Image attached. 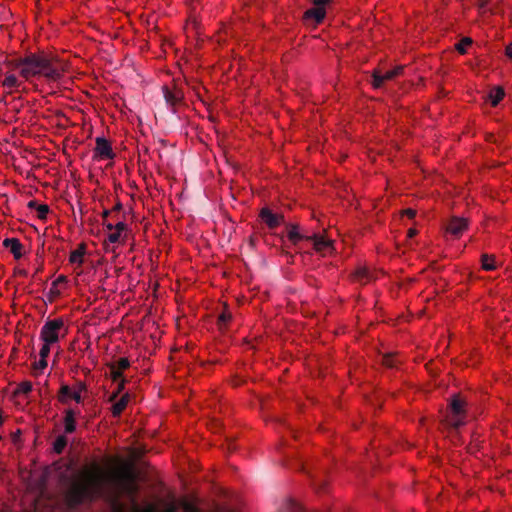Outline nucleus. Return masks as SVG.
<instances>
[{"label": "nucleus", "instance_id": "nucleus-1", "mask_svg": "<svg viewBox=\"0 0 512 512\" xmlns=\"http://www.w3.org/2000/svg\"><path fill=\"white\" fill-rule=\"evenodd\" d=\"M106 476L102 469L94 465L87 467L75 475L63 477L65 486L64 498L69 508H76L84 503H92L97 499H103L112 506V512H125L120 503V495L125 494L133 498L138 491L137 484L132 473L122 475L114 490L106 488ZM178 506L171 502L163 509L155 505L140 508L136 503L132 512H178Z\"/></svg>", "mask_w": 512, "mask_h": 512}, {"label": "nucleus", "instance_id": "nucleus-2", "mask_svg": "<svg viewBox=\"0 0 512 512\" xmlns=\"http://www.w3.org/2000/svg\"><path fill=\"white\" fill-rule=\"evenodd\" d=\"M10 64L26 81L44 78L47 82H55L60 80L66 72L64 63L49 57L44 52L30 53L11 61Z\"/></svg>", "mask_w": 512, "mask_h": 512}, {"label": "nucleus", "instance_id": "nucleus-3", "mask_svg": "<svg viewBox=\"0 0 512 512\" xmlns=\"http://www.w3.org/2000/svg\"><path fill=\"white\" fill-rule=\"evenodd\" d=\"M467 402L459 394H454L449 403V411L446 421L454 429L465 424Z\"/></svg>", "mask_w": 512, "mask_h": 512}, {"label": "nucleus", "instance_id": "nucleus-4", "mask_svg": "<svg viewBox=\"0 0 512 512\" xmlns=\"http://www.w3.org/2000/svg\"><path fill=\"white\" fill-rule=\"evenodd\" d=\"M64 326L65 324L62 318L47 320L41 328L40 339L51 345L57 343L60 336L63 337L67 332Z\"/></svg>", "mask_w": 512, "mask_h": 512}, {"label": "nucleus", "instance_id": "nucleus-5", "mask_svg": "<svg viewBox=\"0 0 512 512\" xmlns=\"http://www.w3.org/2000/svg\"><path fill=\"white\" fill-rule=\"evenodd\" d=\"M329 0H314L313 7L304 13V18L313 20L315 24H320L326 16V6Z\"/></svg>", "mask_w": 512, "mask_h": 512}, {"label": "nucleus", "instance_id": "nucleus-6", "mask_svg": "<svg viewBox=\"0 0 512 512\" xmlns=\"http://www.w3.org/2000/svg\"><path fill=\"white\" fill-rule=\"evenodd\" d=\"M402 71H403V66H397V67H395L389 71H386V72H381V70L375 69L372 74L373 87L376 89L380 88L385 81L392 80L393 78L400 75L402 73Z\"/></svg>", "mask_w": 512, "mask_h": 512}, {"label": "nucleus", "instance_id": "nucleus-7", "mask_svg": "<svg viewBox=\"0 0 512 512\" xmlns=\"http://www.w3.org/2000/svg\"><path fill=\"white\" fill-rule=\"evenodd\" d=\"M259 217L270 229H274L284 223V216L282 214L274 213L268 207H263L260 210Z\"/></svg>", "mask_w": 512, "mask_h": 512}, {"label": "nucleus", "instance_id": "nucleus-8", "mask_svg": "<svg viewBox=\"0 0 512 512\" xmlns=\"http://www.w3.org/2000/svg\"><path fill=\"white\" fill-rule=\"evenodd\" d=\"M96 146L94 149L95 156L101 159H114L116 154L113 152L111 143L105 137L96 138Z\"/></svg>", "mask_w": 512, "mask_h": 512}, {"label": "nucleus", "instance_id": "nucleus-9", "mask_svg": "<svg viewBox=\"0 0 512 512\" xmlns=\"http://www.w3.org/2000/svg\"><path fill=\"white\" fill-rule=\"evenodd\" d=\"M467 219L461 217H452L447 223L446 230L455 237H459L467 228Z\"/></svg>", "mask_w": 512, "mask_h": 512}, {"label": "nucleus", "instance_id": "nucleus-10", "mask_svg": "<svg viewBox=\"0 0 512 512\" xmlns=\"http://www.w3.org/2000/svg\"><path fill=\"white\" fill-rule=\"evenodd\" d=\"M64 413L65 433L72 434L76 430V417L80 414V411L69 408L66 409Z\"/></svg>", "mask_w": 512, "mask_h": 512}, {"label": "nucleus", "instance_id": "nucleus-11", "mask_svg": "<svg viewBox=\"0 0 512 512\" xmlns=\"http://www.w3.org/2000/svg\"><path fill=\"white\" fill-rule=\"evenodd\" d=\"M163 91L167 103L171 106H176L183 100V92L175 86L172 88L165 86Z\"/></svg>", "mask_w": 512, "mask_h": 512}, {"label": "nucleus", "instance_id": "nucleus-12", "mask_svg": "<svg viewBox=\"0 0 512 512\" xmlns=\"http://www.w3.org/2000/svg\"><path fill=\"white\" fill-rule=\"evenodd\" d=\"M298 224H288L287 225V237L289 241L292 242L293 245H297V243L301 240L308 239V235L299 231Z\"/></svg>", "mask_w": 512, "mask_h": 512}, {"label": "nucleus", "instance_id": "nucleus-13", "mask_svg": "<svg viewBox=\"0 0 512 512\" xmlns=\"http://www.w3.org/2000/svg\"><path fill=\"white\" fill-rule=\"evenodd\" d=\"M3 246L5 248L10 249V252L13 254L15 259H20L22 257V248L23 245L17 238H6L3 240Z\"/></svg>", "mask_w": 512, "mask_h": 512}, {"label": "nucleus", "instance_id": "nucleus-14", "mask_svg": "<svg viewBox=\"0 0 512 512\" xmlns=\"http://www.w3.org/2000/svg\"><path fill=\"white\" fill-rule=\"evenodd\" d=\"M504 96V89L500 86H497L489 91L487 100L492 107H496L504 99Z\"/></svg>", "mask_w": 512, "mask_h": 512}, {"label": "nucleus", "instance_id": "nucleus-15", "mask_svg": "<svg viewBox=\"0 0 512 512\" xmlns=\"http://www.w3.org/2000/svg\"><path fill=\"white\" fill-rule=\"evenodd\" d=\"M306 240L312 241L315 250L318 252L325 251L331 245V242L329 240H326L323 236L318 234L308 235V239Z\"/></svg>", "mask_w": 512, "mask_h": 512}, {"label": "nucleus", "instance_id": "nucleus-16", "mask_svg": "<svg viewBox=\"0 0 512 512\" xmlns=\"http://www.w3.org/2000/svg\"><path fill=\"white\" fill-rule=\"evenodd\" d=\"M130 400V395L129 393H125L123 394L119 400H115L113 406H112V414L114 417H118L121 415V413L124 411V409L126 408L128 402Z\"/></svg>", "mask_w": 512, "mask_h": 512}, {"label": "nucleus", "instance_id": "nucleus-17", "mask_svg": "<svg viewBox=\"0 0 512 512\" xmlns=\"http://www.w3.org/2000/svg\"><path fill=\"white\" fill-rule=\"evenodd\" d=\"M86 246L84 243L80 244L78 248L70 253L69 262L71 264L81 265L83 263Z\"/></svg>", "mask_w": 512, "mask_h": 512}, {"label": "nucleus", "instance_id": "nucleus-18", "mask_svg": "<svg viewBox=\"0 0 512 512\" xmlns=\"http://www.w3.org/2000/svg\"><path fill=\"white\" fill-rule=\"evenodd\" d=\"M19 79L12 73H7L2 80V86L9 91H13L20 86Z\"/></svg>", "mask_w": 512, "mask_h": 512}, {"label": "nucleus", "instance_id": "nucleus-19", "mask_svg": "<svg viewBox=\"0 0 512 512\" xmlns=\"http://www.w3.org/2000/svg\"><path fill=\"white\" fill-rule=\"evenodd\" d=\"M72 399V389L68 385H62L59 390L58 394V400L66 404L68 402V399Z\"/></svg>", "mask_w": 512, "mask_h": 512}, {"label": "nucleus", "instance_id": "nucleus-20", "mask_svg": "<svg viewBox=\"0 0 512 512\" xmlns=\"http://www.w3.org/2000/svg\"><path fill=\"white\" fill-rule=\"evenodd\" d=\"M87 390V386L84 382H79L77 384V387L75 390H72V399L76 402V403H82L83 402V398L81 396V393L83 391H86Z\"/></svg>", "mask_w": 512, "mask_h": 512}, {"label": "nucleus", "instance_id": "nucleus-21", "mask_svg": "<svg viewBox=\"0 0 512 512\" xmlns=\"http://www.w3.org/2000/svg\"><path fill=\"white\" fill-rule=\"evenodd\" d=\"M280 512H303V510L296 502L287 500L280 507Z\"/></svg>", "mask_w": 512, "mask_h": 512}, {"label": "nucleus", "instance_id": "nucleus-22", "mask_svg": "<svg viewBox=\"0 0 512 512\" xmlns=\"http://www.w3.org/2000/svg\"><path fill=\"white\" fill-rule=\"evenodd\" d=\"M232 315L228 311H223L217 319V325L220 330H224L227 327L228 322L231 320Z\"/></svg>", "mask_w": 512, "mask_h": 512}, {"label": "nucleus", "instance_id": "nucleus-23", "mask_svg": "<svg viewBox=\"0 0 512 512\" xmlns=\"http://www.w3.org/2000/svg\"><path fill=\"white\" fill-rule=\"evenodd\" d=\"M67 445V439L64 435L58 436L53 444V450L57 454H61Z\"/></svg>", "mask_w": 512, "mask_h": 512}, {"label": "nucleus", "instance_id": "nucleus-24", "mask_svg": "<svg viewBox=\"0 0 512 512\" xmlns=\"http://www.w3.org/2000/svg\"><path fill=\"white\" fill-rule=\"evenodd\" d=\"M481 262H482V268L484 270L491 271V270H494L496 267L493 256L483 254L481 256Z\"/></svg>", "mask_w": 512, "mask_h": 512}, {"label": "nucleus", "instance_id": "nucleus-25", "mask_svg": "<svg viewBox=\"0 0 512 512\" xmlns=\"http://www.w3.org/2000/svg\"><path fill=\"white\" fill-rule=\"evenodd\" d=\"M472 44V40L469 37H465L461 39L456 45L455 49L460 54H465L467 52V48Z\"/></svg>", "mask_w": 512, "mask_h": 512}, {"label": "nucleus", "instance_id": "nucleus-26", "mask_svg": "<svg viewBox=\"0 0 512 512\" xmlns=\"http://www.w3.org/2000/svg\"><path fill=\"white\" fill-rule=\"evenodd\" d=\"M108 368L110 370V376L112 378L113 381H120L123 378V374H122V371L117 369V365L116 364H109L108 365Z\"/></svg>", "mask_w": 512, "mask_h": 512}, {"label": "nucleus", "instance_id": "nucleus-27", "mask_svg": "<svg viewBox=\"0 0 512 512\" xmlns=\"http://www.w3.org/2000/svg\"><path fill=\"white\" fill-rule=\"evenodd\" d=\"M181 507L183 512H201V509L197 506V504L189 500H184L181 503Z\"/></svg>", "mask_w": 512, "mask_h": 512}, {"label": "nucleus", "instance_id": "nucleus-28", "mask_svg": "<svg viewBox=\"0 0 512 512\" xmlns=\"http://www.w3.org/2000/svg\"><path fill=\"white\" fill-rule=\"evenodd\" d=\"M382 364L388 368H393L397 365V360L393 354H385L382 356Z\"/></svg>", "mask_w": 512, "mask_h": 512}, {"label": "nucleus", "instance_id": "nucleus-29", "mask_svg": "<svg viewBox=\"0 0 512 512\" xmlns=\"http://www.w3.org/2000/svg\"><path fill=\"white\" fill-rule=\"evenodd\" d=\"M117 382H118V386H117L116 390L109 397L110 402L115 401L117 399V397L119 396V394H121L125 388V382H126L125 379H122Z\"/></svg>", "mask_w": 512, "mask_h": 512}, {"label": "nucleus", "instance_id": "nucleus-30", "mask_svg": "<svg viewBox=\"0 0 512 512\" xmlns=\"http://www.w3.org/2000/svg\"><path fill=\"white\" fill-rule=\"evenodd\" d=\"M37 213L39 219H45L49 213V206L46 204H40L37 206Z\"/></svg>", "mask_w": 512, "mask_h": 512}, {"label": "nucleus", "instance_id": "nucleus-31", "mask_svg": "<svg viewBox=\"0 0 512 512\" xmlns=\"http://www.w3.org/2000/svg\"><path fill=\"white\" fill-rule=\"evenodd\" d=\"M32 391V384L31 382H22L19 386H18V392L19 393H22V394H28Z\"/></svg>", "mask_w": 512, "mask_h": 512}, {"label": "nucleus", "instance_id": "nucleus-32", "mask_svg": "<svg viewBox=\"0 0 512 512\" xmlns=\"http://www.w3.org/2000/svg\"><path fill=\"white\" fill-rule=\"evenodd\" d=\"M356 277L360 281H369V272L365 268H360L356 272Z\"/></svg>", "mask_w": 512, "mask_h": 512}, {"label": "nucleus", "instance_id": "nucleus-33", "mask_svg": "<svg viewBox=\"0 0 512 512\" xmlns=\"http://www.w3.org/2000/svg\"><path fill=\"white\" fill-rule=\"evenodd\" d=\"M112 364H116L117 369L121 371L127 369L130 366V362L127 358H120L116 362H113Z\"/></svg>", "mask_w": 512, "mask_h": 512}, {"label": "nucleus", "instance_id": "nucleus-34", "mask_svg": "<svg viewBox=\"0 0 512 512\" xmlns=\"http://www.w3.org/2000/svg\"><path fill=\"white\" fill-rule=\"evenodd\" d=\"M120 238H121V233L114 230L112 232H110L107 236V240L110 242V243H117L120 241Z\"/></svg>", "mask_w": 512, "mask_h": 512}, {"label": "nucleus", "instance_id": "nucleus-35", "mask_svg": "<svg viewBox=\"0 0 512 512\" xmlns=\"http://www.w3.org/2000/svg\"><path fill=\"white\" fill-rule=\"evenodd\" d=\"M50 346L51 344H47L44 342L43 346L40 349L39 355L40 358L46 359L50 354Z\"/></svg>", "mask_w": 512, "mask_h": 512}, {"label": "nucleus", "instance_id": "nucleus-36", "mask_svg": "<svg viewBox=\"0 0 512 512\" xmlns=\"http://www.w3.org/2000/svg\"><path fill=\"white\" fill-rule=\"evenodd\" d=\"M47 367V360L40 358L38 362L35 363L34 368L36 370L42 371L44 368Z\"/></svg>", "mask_w": 512, "mask_h": 512}, {"label": "nucleus", "instance_id": "nucleus-37", "mask_svg": "<svg viewBox=\"0 0 512 512\" xmlns=\"http://www.w3.org/2000/svg\"><path fill=\"white\" fill-rule=\"evenodd\" d=\"M127 229V225L123 221H119L115 224V230L122 234Z\"/></svg>", "mask_w": 512, "mask_h": 512}, {"label": "nucleus", "instance_id": "nucleus-38", "mask_svg": "<svg viewBox=\"0 0 512 512\" xmlns=\"http://www.w3.org/2000/svg\"><path fill=\"white\" fill-rule=\"evenodd\" d=\"M403 215H406L408 218H414L416 215V211L412 208L405 209L403 211Z\"/></svg>", "mask_w": 512, "mask_h": 512}, {"label": "nucleus", "instance_id": "nucleus-39", "mask_svg": "<svg viewBox=\"0 0 512 512\" xmlns=\"http://www.w3.org/2000/svg\"><path fill=\"white\" fill-rule=\"evenodd\" d=\"M505 55L509 58V59H512V42L509 43L506 47H505Z\"/></svg>", "mask_w": 512, "mask_h": 512}, {"label": "nucleus", "instance_id": "nucleus-40", "mask_svg": "<svg viewBox=\"0 0 512 512\" xmlns=\"http://www.w3.org/2000/svg\"><path fill=\"white\" fill-rule=\"evenodd\" d=\"M67 281L66 276L60 275L54 282L53 285H57L58 283H64Z\"/></svg>", "mask_w": 512, "mask_h": 512}, {"label": "nucleus", "instance_id": "nucleus-41", "mask_svg": "<svg viewBox=\"0 0 512 512\" xmlns=\"http://www.w3.org/2000/svg\"><path fill=\"white\" fill-rule=\"evenodd\" d=\"M416 234H417V230H416V229H409V230H408V234H407V235H408V237H409V238H412V237H414Z\"/></svg>", "mask_w": 512, "mask_h": 512}, {"label": "nucleus", "instance_id": "nucleus-42", "mask_svg": "<svg viewBox=\"0 0 512 512\" xmlns=\"http://www.w3.org/2000/svg\"><path fill=\"white\" fill-rule=\"evenodd\" d=\"M38 205H39V204H37V202H36V201H30V202L28 203V207H29V208H35V209H37V206H38Z\"/></svg>", "mask_w": 512, "mask_h": 512}, {"label": "nucleus", "instance_id": "nucleus-43", "mask_svg": "<svg viewBox=\"0 0 512 512\" xmlns=\"http://www.w3.org/2000/svg\"><path fill=\"white\" fill-rule=\"evenodd\" d=\"M121 209H122V204H121L120 202H118V203L114 206V208H113V210H114V211H120Z\"/></svg>", "mask_w": 512, "mask_h": 512}, {"label": "nucleus", "instance_id": "nucleus-44", "mask_svg": "<svg viewBox=\"0 0 512 512\" xmlns=\"http://www.w3.org/2000/svg\"><path fill=\"white\" fill-rule=\"evenodd\" d=\"M106 228L107 230H109L110 232L114 231L115 230V225L109 223L106 225Z\"/></svg>", "mask_w": 512, "mask_h": 512}, {"label": "nucleus", "instance_id": "nucleus-45", "mask_svg": "<svg viewBox=\"0 0 512 512\" xmlns=\"http://www.w3.org/2000/svg\"><path fill=\"white\" fill-rule=\"evenodd\" d=\"M485 137H486L487 140L492 141V134L485 133Z\"/></svg>", "mask_w": 512, "mask_h": 512}, {"label": "nucleus", "instance_id": "nucleus-46", "mask_svg": "<svg viewBox=\"0 0 512 512\" xmlns=\"http://www.w3.org/2000/svg\"><path fill=\"white\" fill-rule=\"evenodd\" d=\"M109 213H110V211L105 210V211L103 212V217H104V218H106V217L109 215Z\"/></svg>", "mask_w": 512, "mask_h": 512}, {"label": "nucleus", "instance_id": "nucleus-47", "mask_svg": "<svg viewBox=\"0 0 512 512\" xmlns=\"http://www.w3.org/2000/svg\"><path fill=\"white\" fill-rule=\"evenodd\" d=\"M2 423H3V417H2V415L0 414V426L2 425Z\"/></svg>", "mask_w": 512, "mask_h": 512}]
</instances>
